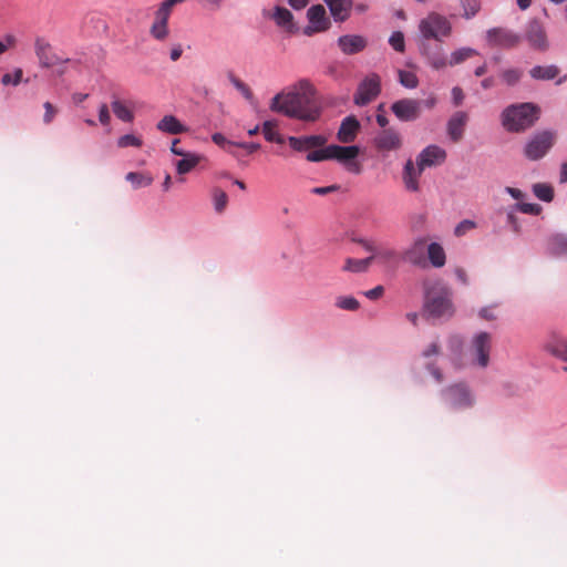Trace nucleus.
Returning a JSON list of instances; mask_svg holds the SVG:
<instances>
[{"instance_id":"obj_1","label":"nucleus","mask_w":567,"mask_h":567,"mask_svg":"<svg viewBox=\"0 0 567 567\" xmlns=\"http://www.w3.org/2000/svg\"><path fill=\"white\" fill-rule=\"evenodd\" d=\"M312 84L306 80H299L287 90L276 94L270 102L272 112L290 118L303 122H315L320 116V109L316 104Z\"/></svg>"},{"instance_id":"obj_2","label":"nucleus","mask_w":567,"mask_h":567,"mask_svg":"<svg viewBox=\"0 0 567 567\" xmlns=\"http://www.w3.org/2000/svg\"><path fill=\"white\" fill-rule=\"evenodd\" d=\"M424 289V313L432 319H450L454 313L450 288L442 281L435 280L426 282Z\"/></svg>"},{"instance_id":"obj_3","label":"nucleus","mask_w":567,"mask_h":567,"mask_svg":"<svg viewBox=\"0 0 567 567\" xmlns=\"http://www.w3.org/2000/svg\"><path fill=\"white\" fill-rule=\"evenodd\" d=\"M539 112V107L530 102L511 104L503 110L501 122L509 133L524 132L536 123Z\"/></svg>"},{"instance_id":"obj_4","label":"nucleus","mask_w":567,"mask_h":567,"mask_svg":"<svg viewBox=\"0 0 567 567\" xmlns=\"http://www.w3.org/2000/svg\"><path fill=\"white\" fill-rule=\"evenodd\" d=\"M417 30L422 40L442 42L452 35L453 25L446 16L431 11L419 21Z\"/></svg>"},{"instance_id":"obj_5","label":"nucleus","mask_w":567,"mask_h":567,"mask_svg":"<svg viewBox=\"0 0 567 567\" xmlns=\"http://www.w3.org/2000/svg\"><path fill=\"white\" fill-rule=\"evenodd\" d=\"M421 54L424 56L426 63L433 70H442L446 66H455L470 58L477 55L478 51L474 48L462 47L451 52L450 56L446 58L441 51H431L429 45L423 44L420 48Z\"/></svg>"},{"instance_id":"obj_6","label":"nucleus","mask_w":567,"mask_h":567,"mask_svg":"<svg viewBox=\"0 0 567 567\" xmlns=\"http://www.w3.org/2000/svg\"><path fill=\"white\" fill-rule=\"evenodd\" d=\"M492 350L493 334L481 330L471 337L466 348V355L473 367L486 369L489 365Z\"/></svg>"},{"instance_id":"obj_7","label":"nucleus","mask_w":567,"mask_h":567,"mask_svg":"<svg viewBox=\"0 0 567 567\" xmlns=\"http://www.w3.org/2000/svg\"><path fill=\"white\" fill-rule=\"evenodd\" d=\"M555 133L542 131L533 134L524 146V155L529 161L543 158L554 145Z\"/></svg>"},{"instance_id":"obj_8","label":"nucleus","mask_w":567,"mask_h":567,"mask_svg":"<svg viewBox=\"0 0 567 567\" xmlns=\"http://www.w3.org/2000/svg\"><path fill=\"white\" fill-rule=\"evenodd\" d=\"M360 154L358 145L341 146L337 144L330 145V159L339 162L348 172L360 174L362 172L361 164L357 161Z\"/></svg>"},{"instance_id":"obj_9","label":"nucleus","mask_w":567,"mask_h":567,"mask_svg":"<svg viewBox=\"0 0 567 567\" xmlns=\"http://www.w3.org/2000/svg\"><path fill=\"white\" fill-rule=\"evenodd\" d=\"M444 403L454 410H462L471 408L475 398L470 388L464 383H457L449 386L443 391Z\"/></svg>"},{"instance_id":"obj_10","label":"nucleus","mask_w":567,"mask_h":567,"mask_svg":"<svg viewBox=\"0 0 567 567\" xmlns=\"http://www.w3.org/2000/svg\"><path fill=\"white\" fill-rule=\"evenodd\" d=\"M381 92V79L377 73H370L358 85L353 102L364 106L372 102Z\"/></svg>"},{"instance_id":"obj_11","label":"nucleus","mask_w":567,"mask_h":567,"mask_svg":"<svg viewBox=\"0 0 567 567\" xmlns=\"http://www.w3.org/2000/svg\"><path fill=\"white\" fill-rule=\"evenodd\" d=\"M307 19L308 24L305 27L303 33L308 37L324 32L331 27V21L327 16L324 7L321 4L311 6L307 10Z\"/></svg>"},{"instance_id":"obj_12","label":"nucleus","mask_w":567,"mask_h":567,"mask_svg":"<svg viewBox=\"0 0 567 567\" xmlns=\"http://www.w3.org/2000/svg\"><path fill=\"white\" fill-rule=\"evenodd\" d=\"M523 38L534 50L545 52L549 48L546 30L544 25L537 20H530L526 24Z\"/></svg>"},{"instance_id":"obj_13","label":"nucleus","mask_w":567,"mask_h":567,"mask_svg":"<svg viewBox=\"0 0 567 567\" xmlns=\"http://www.w3.org/2000/svg\"><path fill=\"white\" fill-rule=\"evenodd\" d=\"M34 53L38 59L39 65L42 69L52 68L61 62L69 60H61L54 52L51 43L44 37H37L34 39Z\"/></svg>"},{"instance_id":"obj_14","label":"nucleus","mask_w":567,"mask_h":567,"mask_svg":"<svg viewBox=\"0 0 567 567\" xmlns=\"http://www.w3.org/2000/svg\"><path fill=\"white\" fill-rule=\"evenodd\" d=\"M427 245L425 237L419 236L414 238L402 252V260L416 267H425V251L427 250Z\"/></svg>"},{"instance_id":"obj_15","label":"nucleus","mask_w":567,"mask_h":567,"mask_svg":"<svg viewBox=\"0 0 567 567\" xmlns=\"http://www.w3.org/2000/svg\"><path fill=\"white\" fill-rule=\"evenodd\" d=\"M373 146L382 153L398 151L402 146V138L395 128H384L373 137Z\"/></svg>"},{"instance_id":"obj_16","label":"nucleus","mask_w":567,"mask_h":567,"mask_svg":"<svg viewBox=\"0 0 567 567\" xmlns=\"http://www.w3.org/2000/svg\"><path fill=\"white\" fill-rule=\"evenodd\" d=\"M486 39L491 45L509 49L516 47L522 37L508 29L492 28L487 30Z\"/></svg>"},{"instance_id":"obj_17","label":"nucleus","mask_w":567,"mask_h":567,"mask_svg":"<svg viewBox=\"0 0 567 567\" xmlns=\"http://www.w3.org/2000/svg\"><path fill=\"white\" fill-rule=\"evenodd\" d=\"M391 111L402 122L416 120L421 113V102L413 99H401L391 105Z\"/></svg>"},{"instance_id":"obj_18","label":"nucleus","mask_w":567,"mask_h":567,"mask_svg":"<svg viewBox=\"0 0 567 567\" xmlns=\"http://www.w3.org/2000/svg\"><path fill=\"white\" fill-rule=\"evenodd\" d=\"M337 44L343 54L353 55L362 52L367 48L368 41L360 34H343L338 38Z\"/></svg>"},{"instance_id":"obj_19","label":"nucleus","mask_w":567,"mask_h":567,"mask_svg":"<svg viewBox=\"0 0 567 567\" xmlns=\"http://www.w3.org/2000/svg\"><path fill=\"white\" fill-rule=\"evenodd\" d=\"M372 260L386 270H394L400 265L402 256L389 246H380V249L371 255Z\"/></svg>"},{"instance_id":"obj_20","label":"nucleus","mask_w":567,"mask_h":567,"mask_svg":"<svg viewBox=\"0 0 567 567\" xmlns=\"http://www.w3.org/2000/svg\"><path fill=\"white\" fill-rule=\"evenodd\" d=\"M445 158L446 152L444 148L437 145H429L416 156V164L426 168L444 163Z\"/></svg>"},{"instance_id":"obj_21","label":"nucleus","mask_w":567,"mask_h":567,"mask_svg":"<svg viewBox=\"0 0 567 567\" xmlns=\"http://www.w3.org/2000/svg\"><path fill=\"white\" fill-rule=\"evenodd\" d=\"M328 7L334 22L342 23L347 21L353 8L352 0H322Z\"/></svg>"},{"instance_id":"obj_22","label":"nucleus","mask_w":567,"mask_h":567,"mask_svg":"<svg viewBox=\"0 0 567 567\" xmlns=\"http://www.w3.org/2000/svg\"><path fill=\"white\" fill-rule=\"evenodd\" d=\"M424 166H419L416 163L414 164L412 159H408L403 167V183L406 190L411 193H415L420 189L419 178L422 175Z\"/></svg>"},{"instance_id":"obj_23","label":"nucleus","mask_w":567,"mask_h":567,"mask_svg":"<svg viewBox=\"0 0 567 567\" xmlns=\"http://www.w3.org/2000/svg\"><path fill=\"white\" fill-rule=\"evenodd\" d=\"M545 252L556 259H567V234L559 233L547 239Z\"/></svg>"},{"instance_id":"obj_24","label":"nucleus","mask_w":567,"mask_h":567,"mask_svg":"<svg viewBox=\"0 0 567 567\" xmlns=\"http://www.w3.org/2000/svg\"><path fill=\"white\" fill-rule=\"evenodd\" d=\"M360 131V122L353 115L344 117L337 133L338 140L343 144L354 142Z\"/></svg>"},{"instance_id":"obj_25","label":"nucleus","mask_w":567,"mask_h":567,"mask_svg":"<svg viewBox=\"0 0 567 567\" xmlns=\"http://www.w3.org/2000/svg\"><path fill=\"white\" fill-rule=\"evenodd\" d=\"M468 116L463 111L455 112L447 121L446 131L453 142L462 138Z\"/></svg>"},{"instance_id":"obj_26","label":"nucleus","mask_w":567,"mask_h":567,"mask_svg":"<svg viewBox=\"0 0 567 567\" xmlns=\"http://www.w3.org/2000/svg\"><path fill=\"white\" fill-rule=\"evenodd\" d=\"M544 349L555 358L567 362V339L560 336H551L544 344Z\"/></svg>"},{"instance_id":"obj_27","label":"nucleus","mask_w":567,"mask_h":567,"mask_svg":"<svg viewBox=\"0 0 567 567\" xmlns=\"http://www.w3.org/2000/svg\"><path fill=\"white\" fill-rule=\"evenodd\" d=\"M156 128L163 133L177 135L185 133L187 127L174 115H165L157 124Z\"/></svg>"},{"instance_id":"obj_28","label":"nucleus","mask_w":567,"mask_h":567,"mask_svg":"<svg viewBox=\"0 0 567 567\" xmlns=\"http://www.w3.org/2000/svg\"><path fill=\"white\" fill-rule=\"evenodd\" d=\"M270 18L275 21L276 25L291 32L295 28L293 16L285 7L276 6Z\"/></svg>"},{"instance_id":"obj_29","label":"nucleus","mask_w":567,"mask_h":567,"mask_svg":"<svg viewBox=\"0 0 567 567\" xmlns=\"http://www.w3.org/2000/svg\"><path fill=\"white\" fill-rule=\"evenodd\" d=\"M427 259L434 268H442L446 262V254L443 246L436 241L430 243L426 250Z\"/></svg>"},{"instance_id":"obj_30","label":"nucleus","mask_w":567,"mask_h":567,"mask_svg":"<svg viewBox=\"0 0 567 567\" xmlns=\"http://www.w3.org/2000/svg\"><path fill=\"white\" fill-rule=\"evenodd\" d=\"M559 74V69L555 64L535 65L529 70V75L534 80L548 81L555 79Z\"/></svg>"},{"instance_id":"obj_31","label":"nucleus","mask_w":567,"mask_h":567,"mask_svg":"<svg viewBox=\"0 0 567 567\" xmlns=\"http://www.w3.org/2000/svg\"><path fill=\"white\" fill-rule=\"evenodd\" d=\"M175 163L176 172L179 175H184L194 169L200 162V156L195 153L187 152Z\"/></svg>"},{"instance_id":"obj_32","label":"nucleus","mask_w":567,"mask_h":567,"mask_svg":"<svg viewBox=\"0 0 567 567\" xmlns=\"http://www.w3.org/2000/svg\"><path fill=\"white\" fill-rule=\"evenodd\" d=\"M150 35L156 41H166L169 37L168 21L154 18L150 27Z\"/></svg>"},{"instance_id":"obj_33","label":"nucleus","mask_w":567,"mask_h":567,"mask_svg":"<svg viewBox=\"0 0 567 567\" xmlns=\"http://www.w3.org/2000/svg\"><path fill=\"white\" fill-rule=\"evenodd\" d=\"M111 106H112L113 113L115 114V116L118 120L126 122V123L133 122L134 114H133L131 107L126 103H124L120 100H113Z\"/></svg>"},{"instance_id":"obj_34","label":"nucleus","mask_w":567,"mask_h":567,"mask_svg":"<svg viewBox=\"0 0 567 567\" xmlns=\"http://www.w3.org/2000/svg\"><path fill=\"white\" fill-rule=\"evenodd\" d=\"M373 262L371 255L362 259L348 258L343 266V270L351 272H364Z\"/></svg>"},{"instance_id":"obj_35","label":"nucleus","mask_w":567,"mask_h":567,"mask_svg":"<svg viewBox=\"0 0 567 567\" xmlns=\"http://www.w3.org/2000/svg\"><path fill=\"white\" fill-rule=\"evenodd\" d=\"M186 0H164L159 3L154 13V18L169 21L174 6L185 2Z\"/></svg>"},{"instance_id":"obj_36","label":"nucleus","mask_w":567,"mask_h":567,"mask_svg":"<svg viewBox=\"0 0 567 567\" xmlns=\"http://www.w3.org/2000/svg\"><path fill=\"white\" fill-rule=\"evenodd\" d=\"M262 134L266 141L274 142L277 144L284 143V137L276 130V123L274 121H265L262 123Z\"/></svg>"},{"instance_id":"obj_37","label":"nucleus","mask_w":567,"mask_h":567,"mask_svg":"<svg viewBox=\"0 0 567 567\" xmlns=\"http://www.w3.org/2000/svg\"><path fill=\"white\" fill-rule=\"evenodd\" d=\"M125 179L136 188L150 186L153 183V177L142 173L130 172L126 174Z\"/></svg>"},{"instance_id":"obj_38","label":"nucleus","mask_w":567,"mask_h":567,"mask_svg":"<svg viewBox=\"0 0 567 567\" xmlns=\"http://www.w3.org/2000/svg\"><path fill=\"white\" fill-rule=\"evenodd\" d=\"M534 195L546 203H549L554 198V189L549 184L546 183H537L533 185Z\"/></svg>"},{"instance_id":"obj_39","label":"nucleus","mask_w":567,"mask_h":567,"mask_svg":"<svg viewBox=\"0 0 567 567\" xmlns=\"http://www.w3.org/2000/svg\"><path fill=\"white\" fill-rule=\"evenodd\" d=\"M460 3L463 9V18L466 20L474 18L481 10L480 0H461Z\"/></svg>"},{"instance_id":"obj_40","label":"nucleus","mask_w":567,"mask_h":567,"mask_svg":"<svg viewBox=\"0 0 567 567\" xmlns=\"http://www.w3.org/2000/svg\"><path fill=\"white\" fill-rule=\"evenodd\" d=\"M212 197L215 212L218 214L223 213L228 203L227 194L220 188H214L212 192Z\"/></svg>"},{"instance_id":"obj_41","label":"nucleus","mask_w":567,"mask_h":567,"mask_svg":"<svg viewBox=\"0 0 567 567\" xmlns=\"http://www.w3.org/2000/svg\"><path fill=\"white\" fill-rule=\"evenodd\" d=\"M336 306L339 309L355 311L359 309V301L352 296H340L336 299Z\"/></svg>"},{"instance_id":"obj_42","label":"nucleus","mask_w":567,"mask_h":567,"mask_svg":"<svg viewBox=\"0 0 567 567\" xmlns=\"http://www.w3.org/2000/svg\"><path fill=\"white\" fill-rule=\"evenodd\" d=\"M399 82L406 89H415L419 84V79L413 72L400 70Z\"/></svg>"},{"instance_id":"obj_43","label":"nucleus","mask_w":567,"mask_h":567,"mask_svg":"<svg viewBox=\"0 0 567 567\" xmlns=\"http://www.w3.org/2000/svg\"><path fill=\"white\" fill-rule=\"evenodd\" d=\"M22 76H23V70L21 68H16L13 70L12 74L4 73L1 76V83L4 86H8V85L18 86L22 81Z\"/></svg>"},{"instance_id":"obj_44","label":"nucleus","mask_w":567,"mask_h":567,"mask_svg":"<svg viewBox=\"0 0 567 567\" xmlns=\"http://www.w3.org/2000/svg\"><path fill=\"white\" fill-rule=\"evenodd\" d=\"M228 79L234 87L239 91L247 101H252L254 95L251 90L241 80H239L233 73L228 74Z\"/></svg>"},{"instance_id":"obj_45","label":"nucleus","mask_w":567,"mask_h":567,"mask_svg":"<svg viewBox=\"0 0 567 567\" xmlns=\"http://www.w3.org/2000/svg\"><path fill=\"white\" fill-rule=\"evenodd\" d=\"M143 144L141 137L134 134H125L118 137L117 146L121 148L125 147H141Z\"/></svg>"},{"instance_id":"obj_46","label":"nucleus","mask_w":567,"mask_h":567,"mask_svg":"<svg viewBox=\"0 0 567 567\" xmlns=\"http://www.w3.org/2000/svg\"><path fill=\"white\" fill-rule=\"evenodd\" d=\"M523 72L519 69H507L502 72L503 81L512 86L515 85L522 78Z\"/></svg>"},{"instance_id":"obj_47","label":"nucleus","mask_w":567,"mask_h":567,"mask_svg":"<svg viewBox=\"0 0 567 567\" xmlns=\"http://www.w3.org/2000/svg\"><path fill=\"white\" fill-rule=\"evenodd\" d=\"M389 44L396 51L403 52L405 50L404 34L401 31H394L389 38Z\"/></svg>"},{"instance_id":"obj_48","label":"nucleus","mask_w":567,"mask_h":567,"mask_svg":"<svg viewBox=\"0 0 567 567\" xmlns=\"http://www.w3.org/2000/svg\"><path fill=\"white\" fill-rule=\"evenodd\" d=\"M517 212L527 214V215H538L542 212V207L535 203H517L514 205Z\"/></svg>"},{"instance_id":"obj_49","label":"nucleus","mask_w":567,"mask_h":567,"mask_svg":"<svg viewBox=\"0 0 567 567\" xmlns=\"http://www.w3.org/2000/svg\"><path fill=\"white\" fill-rule=\"evenodd\" d=\"M327 159H330V145L307 154V161L309 162H322Z\"/></svg>"},{"instance_id":"obj_50","label":"nucleus","mask_w":567,"mask_h":567,"mask_svg":"<svg viewBox=\"0 0 567 567\" xmlns=\"http://www.w3.org/2000/svg\"><path fill=\"white\" fill-rule=\"evenodd\" d=\"M476 227V223L471 219H463L460 221L454 228V235L456 237H462L466 235L470 230Z\"/></svg>"},{"instance_id":"obj_51","label":"nucleus","mask_w":567,"mask_h":567,"mask_svg":"<svg viewBox=\"0 0 567 567\" xmlns=\"http://www.w3.org/2000/svg\"><path fill=\"white\" fill-rule=\"evenodd\" d=\"M288 143L293 151H297V152L308 151V146H307L305 136H300V137L289 136Z\"/></svg>"},{"instance_id":"obj_52","label":"nucleus","mask_w":567,"mask_h":567,"mask_svg":"<svg viewBox=\"0 0 567 567\" xmlns=\"http://www.w3.org/2000/svg\"><path fill=\"white\" fill-rule=\"evenodd\" d=\"M357 243L370 255L374 254L380 249V246L375 244V241L372 238H359Z\"/></svg>"},{"instance_id":"obj_53","label":"nucleus","mask_w":567,"mask_h":567,"mask_svg":"<svg viewBox=\"0 0 567 567\" xmlns=\"http://www.w3.org/2000/svg\"><path fill=\"white\" fill-rule=\"evenodd\" d=\"M308 150L320 147L326 144L327 140L322 135H309L305 136Z\"/></svg>"},{"instance_id":"obj_54","label":"nucleus","mask_w":567,"mask_h":567,"mask_svg":"<svg viewBox=\"0 0 567 567\" xmlns=\"http://www.w3.org/2000/svg\"><path fill=\"white\" fill-rule=\"evenodd\" d=\"M516 213H518V212H517V209H515V207L513 205L507 209L506 217H507V223L512 226L513 230L519 231L520 225L517 220Z\"/></svg>"},{"instance_id":"obj_55","label":"nucleus","mask_w":567,"mask_h":567,"mask_svg":"<svg viewBox=\"0 0 567 567\" xmlns=\"http://www.w3.org/2000/svg\"><path fill=\"white\" fill-rule=\"evenodd\" d=\"M478 316H480V318L487 320V321L495 320L497 318V316L495 313V306L493 305V306H486V307L481 308L478 311Z\"/></svg>"},{"instance_id":"obj_56","label":"nucleus","mask_w":567,"mask_h":567,"mask_svg":"<svg viewBox=\"0 0 567 567\" xmlns=\"http://www.w3.org/2000/svg\"><path fill=\"white\" fill-rule=\"evenodd\" d=\"M99 121L102 125H109L111 122V114L105 103H102L99 107Z\"/></svg>"},{"instance_id":"obj_57","label":"nucleus","mask_w":567,"mask_h":567,"mask_svg":"<svg viewBox=\"0 0 567 567\" xmlns=\"http://www.w3.org/2000/svg\"><path fill=\"white\" fill-rule=\"evenodd\" d=\"M43 107H44L43 122L45 124H49V123H51L53 121V118L55 116V110H54L53 105L50 102H45L43 104Z\"/></svg>"},{"instance_id":"obj_58","label":"nucleus","mask_w":567,"mask_h":567,"mask_svg":"<svg viewBox=\"0 0 567 567\" xmlns=\"http://www.w3.org/2000/svg\"><path fill=\"white\" fill-rule=\"evenodd\" d=\"M451 95H452V101L455 106H458L463 103L464 93L460 86H454L451 91Z\"/></svg>"},{"instance_id":"obj_59","label":"nucleus","mask_w":567,"mask_h":567,"mask_svg":"<svg viewBox=\"0 0 567 567\" xmlns=\"http://www.w3.org/2000/svg\"><path fill=\"white\" fill-rule=\"evenodd\" d=\"M383 292H384L383 286L379 285L370 290L364 291L363 295L370 300H375V299L380 298L383 295Z\"/></svg>"},{"instance_id":"obj_60","label":"nucleus","mask_w":567,"mask_h":567,"mask_svg":"<svg viewBox=\"0 0 567 567\" xmlns=\"http://www.w3.org/2000/svg\"><path fill=\"white\" fill-rule=\"evenodd\" d=\"M212 140L216 145L223 148L226 147V145H235L234 142L228 141L221 133L213 134Z\"/></svg>"},{"instance_id":"obj_61","label":"nucleus","mask_w":567,"mask_h":567,"mask_svg":"<svg viewBox=\"0 0 567 567\" xmlns=\"http://www.w3.org/2000/svg\"><path fill=\"white\" fill-rule=\"evenodd\" d=\"M0 42L6 47V52L13 48L17 43V38L12 33H7L3 35L2 39H0Z\"/></svg>"},{"instance_id":"obj_62","label":"nucleus","mask_w":567,"mask_h":567,"mask_svg":"<svg viewBox=\"0 0 567 567\" xmlns=\"http://www.w3.org/2000/svg\"><path fill=\"white\" fill-rule=\"evenodd\" d=\"M202 7L210 9V10H217L221 6V0H196Z\"/></svg>"},{"instance_id":"obj_63","label":"nucleus","mask_w":567,"mask_h":567,"mask_svg":"<svg viewBox=\"0 0 567 567\" xmlns=\"http://www.w3.org/2000/svg\"><path fill=\"white\" fill-rule=\"evenodd\" d=\"M338 189H339V186L331 185V186H326V187H315V188L311 189V193L316 194V195H327V194H330V193L336 192Z\"/></svg>"},{"instance_id":"obj_64","label":"nucleus","mask_w":567,"mask_h":567,"mask_svg":"<svg viewBox=\"0 0 567 567\" xmlns=\"http://www.w3.org/2000/svg\"><path fill=\"white\" fill-rule=\"evenodd\" d=\"M236 146L246 150L248 153H254L260 147V144L255 142H238L235 143Z\"/></svg>"}]
</instances>
